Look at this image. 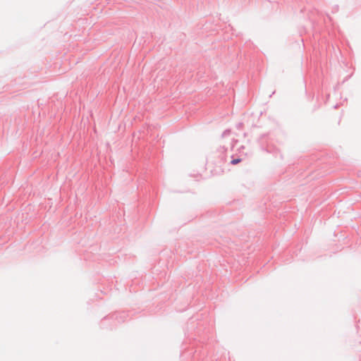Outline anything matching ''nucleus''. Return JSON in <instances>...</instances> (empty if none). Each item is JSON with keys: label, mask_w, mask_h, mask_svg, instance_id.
Segmentation results:
<instances>
[{"label": "nucleus", "mask_w": 361, "mask_h": 361, "mask_svg": "<svg viewBox=\"0 0 361 361\" xmlns=\"http://www.w3.org/2000/svg\"><path fill=\"white\" fill-rule=\"evenodd\" d=\"M241 161L240 159H235L231 161V164L235 165Z\"/></svg>", "instance_id": "1"}]
</instances>
